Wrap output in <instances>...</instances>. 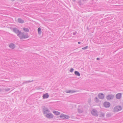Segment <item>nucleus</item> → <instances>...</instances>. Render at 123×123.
I'll use <instances>...</instances> for the list:
<instances>
[{"label": "nucleus", "mask_w": 123, "mask_h": 123, "mask_svg": "<svg viewBox=\"0 0 123 123\" xmlns=\"http://www.w3.org/2000/svg\"><path fill=\"white\" fill-rule=\"evenodd\" d=\"M13 31L15 33L17 34L19 36L21 39L27 38L29 37L27 35H24L23 33L19 32L16 28H14L13 29Z\"/></svg>", "instance_id": "nucleus-1"}, {"label": "nucleus", "mask_w": 123, "mask_h": 123, "mask_svg": "<svg viewBox=\"0 0 123 123\" xmlns=\"http://www.w3.org/2000/svg\"><path fill=\"white\" fill-rule=\"evenodd\" d=\"M121 110V108L120 106H117L115 107L113 110L114 112H117L120 111Z\"/></svg>", "instance_id": "nucleus-2"}, {"label": "nucleus", "mask_w": 123, "mask_h": 123, "mask_svg": "<svg viewBox=\"0 0 123 123\" xmlns=\"http://www.w3.org/2000/svg\"><path fill=\"white\" fill-rule=\"evenodd\" d=\"M60 117L62 118L68 119L69 118V116L67 115H65L64 114H61L60 116Z\"/></svg>", "instance_id": "nucleus-3"}, {"label": "nucleus", "mask_w": 123, "mask_h": 123, "mask_svg": "<svg viewBox=\"0 0 123 123\" xmlns=\"http://www.w3.org/2000/svg\"><path fill=\"white\" fill-rule=\"evenodd\" d=\"M103 105L105 107H108L110 106V104L108 102H105L104 103Z\"/></svg>", "instance_id": "nucleus-4"}, {"label": "nucleus", "mask_w": 123, "mask_h": 123, "mask_svg": "<svg viewBox=\"0 0 123 123\" xmlns=\"http://www.w3.org/2000/svg\"><path fill=\"white\" fill-rule=\"evenodd\" d=\"M92 114L93 115L95 116H97V113L96 111L95 110H92L91 111Z\"/></svg>", "instance_id": "nucleus-5"}, {"label": "nucleus", "mask_w": 123, "mask_h": 123, "mask_svg": "<svg viewBox=\"0 0 123 123\" xmlns=\"http://www.w3.org/2000/svg\"><path fill=\"white\" fill-rule=\"evenodd\" d=\"M46 117L49 118H51L53 117V115L50 114H48L46 115Z\"/></svg>", "instance_id": "nucleus-6"}, {"label": "nucleus", "mask_w": 123, "mask_h": 123, "mask_svg": "<svg viewBox=\"0 0 123 123\" xmlns=\"http://www.w3.org/2000/svg\"><path fill=\"white\" fill-rule=\"evenodd\" d=\"M113 98V96L111 95H108L107 97L106 98L108 100H110L112 99Z\"/></svg>", "instance_id": "nucleus-7"}, {"label": "nucleus", "mask_w": 123, "mask_h": 123, "mask_svg": "<svg viewBox=\"0 0 123 123\" xmlns=\"http://www.w3.org/2000/svg\"><path fill=\"white\" fill-rule=\"evenodd\" d=\"M98 97L100 99H102L104 98V95L102 93H99L98 95Z\"/></svg>", "instance_id": "nucleus-8"}, {"label": "nucleus", "mask_w": 123, "mask_h": 123, "mask_svg": "<svg viewBox=\"0 0 123 123\" xmlns=\"http://www.w3.org/2000/svg\"><path fill=\"white\" fill-rule=\"evenodd\" d=\"M121 94L120 93H119L117 94L116 95V97L117 99H120L121 97Z\"/></svg>", "instance_id": "nucleus-9"}, {"label": "nucleus", "mask_w": 123, "mask_h": 123, "mask_svg": "<svg viewBox=\"0 0 123 123\" xmlns=\"http://www.w3.org/2000/svg\"><path fill=\"white\" fill-rule=\"evenodd\" d=\"M49 97V95L47 93L44 94L43 96V98H48Z\"/></svg>", "instance_id": "nucleus-10"}, {"label": "nucleus", "mask_w": 123, "mask_h": 123, "mask_svg": "<svg viewBox=\"0 0 123 123\" xmlns=\"http://www.w3.org/2000/svg\"><path fill=\"white\" fill-rule=\"evenodd\" d=\"M53 112L55 115H58L60 114V113L59 112L55 111H53Z\"/></svg>", "instance_id": "nucleus-11"}, {"label": "nucleus", "mask_w": 123, "mask_h": 123, "mask_svg": "<svg viewBox=\"0 0 123 123\" xmlns=\"http://www.w3.org/2000/svg\"><path fill=\"white\" fill-rule=\"evenodd\" d=\"M9 47L12 49H13L15 47L14 45L13 44H11L9 45Z\"/></svg>", "instance_id": "nucleus-12"}, {"label": "nucleus", "mask_w": 123, "mask_h": 123, "mask_svg": "<svg viewBox=\"0 0 123 123\" xmlns=\"http://www.w3.org/2000/svg\"><path fill=\"white\" fill-rule=\"evenodd\" d=\"M75 74L76 75L80 76V74L77 71H76L75 72Z\"/></svg>", "instance_id": "nucleus-13"}, {"label": "nucleus", "mask_w": 123, "mask_h": 123, "mask_svg": "<svg viewBox=\"0 0 123 123\" xmlns=\"http://www.w3.org/2000/svg\"><path fill=\"white\" fill-rule=\"evenodd\" d=\"M18 21L19 22L21 23H22L24 22L23 21L20 19H18Z\"/></svg>", "instance_id": "nucleus-14"}, {"label": "nucleus", "mask_w": 123, "mask_h": 123, "mask_svg": "<svg viewBox=\"0 0 123 123\" xmlns=\"http://www.w3.org/2000/svg\"><path fill=\"white\" fill-rule=\"evenodd\" d=\"M23 30H24V31L25 32H28L29 31V30L27 28H23Z\"/></svg>", "instance_id": "nucleus-15"}, {"label": "nucleus", "mask_w": 123, "mask_h": 123, "mask_svg": "<svg viewBox=\"0 0 123 123\" xmlns=\"http://www.w3.org/2000/svg\"><path fill=\"white\" fill-rule=\"evenodd\" d=\"M38 31L39 33L40 34L41 33V29L40 28H38Z\"/></svg>", "instance_id": "nucleus-16"}, {"label": "nucleus", "mask_w": 123, "mask_h": 123, "mask_svg": "<svg viewBox=\"0 0 123 123\" xmlns=\"http://www.w3.org/2000/svg\"><path fill=\"white\" fill-rule=\"evenodd\" d=\"M49 110H45L44 111V113L45 114H46L48 112H49Z\"/></svg>", "instance_id": "nucleus-17"}, {"label": "nucleus", "mask_w": 123, "mask_h": 123, "mask_svg": "<svg viewBox=\"0 0 123 123\" xmlns=\"http://www.w3.org/2000/svg\"><path fill=\"white\" fill-rule=\"evenodd\" d=\"M87 47H88L87 46H86V47H85L82 48V49H86L87 48Z\"/></svg>", "instance_id": "nucleus-18"}, {"label": "nucleus", "mask_w": 123, "mask_h": 123, "mask_svg": "<svg viewBox=\"0 0 123 123\" xmlns=\"http://www.w3.org/2000/svg\"><path fill=\"white\" fill-rule=\"evenodd\" d=\"M104 115V114L103 113H102L101 114L100 116L101 117H103Z\"/></svg>", "instance_id": "nucleus-19"}, {"label": "nucleus", "mask_w": 123, "mask_h": 123, "mask_svg": "<svg viewBox=\"0 0 123 123\" xmlns=\"http://www.w3.org/2000/svg\"><path fill=\"white\" fill-rule=\"evenodd\" d=\"M74 69L73 68H71V69L70 71L71 72H72L73 71Z\"/></svg>", "instance_id": "nucleus-20"}, {"label": "nucleus", "mask_w": 123, "mask_h": 123, "mask_svg": "<svg viewBox=\"0 0 123 123\" xmlns=\"http://www.w3.org/2000/svg\"><path fill=\"white\" fill-rule=\"evenodd\" d=\"M110 116V115L109 114H107V117H108Z\"/></svg>", "instance_id": "nucleus-21"}, {"label": "nucleus", "mask_w": 123, "mask_h": 123, "mask_svg": "<svg viewBox=\"0 0 123 123\" xmlns=\"http://www.w3.org/2000/svg\"><path fill=\"white\" fill-rule=\"evenodd\" d=\"M67 93H71V91H69V92H67Z\"/></svg>", "instance_id": "nucleus-22"}, {"label": "nucleus", "mask_w": 123, "mask_h": 123, "mask_svg": "<svg viewBox=\"0 0 123 123\" xmlns=\"http://www.w3.org/2000/svg\"><path fill=\"white\" fill-rule=\"evenodd\" d=\"M97 60H99V58H97Z\"/></svg>", "instance_id": "nucleus-23"}, {"label": "nucleus", "mask_w": 123, "mask_h": 123, "mask_svg": "<svg viewBox=\"0 0 123 123\" xmlns=\"http://www.w3.org/2000/svg\"><path fill=\"white\" fill-rule=\"evenodd\" d=\"M80 42H78V43L79 44H80Z\"/></svg>", "instance_id": "nucleus-24"}]
</instances>
